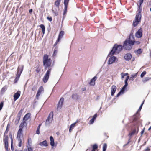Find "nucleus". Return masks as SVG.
Segmentation results:
<instances>
[{"instance_id": "55", "label": "nucleus", "mask_w": 151, "mask_h": 151, "mask_svg": "<svg viewBox=\"0 0 151 151\" xmlns=\"http://www.w3.org/2000/svg\"><path fill=\"white\" fill-rule=\"evenodd\" d=\"M143 0H139V5H140V6L143 3Z\"/></svg>"}, {"instance_id": "5", "label": "nucleus", "mask_w": 151, "mask_h": 151, "mask_svg": "<svg viewBox=\"0 0 151 151\" xmlns=\"http://www.w3.org/2000/svg\"><path fill=\"white\" fill-rule=\"evenodd\" d=\"M141 15L140 13L139 12L137 14L135 17V19L133 21V25L134 27L137 26L139 23L140 22Z\"/></svg>"}, {"instance_id": "26", "label": "nucleus", "mask_w": 151, "mask_h": 151, "mask_svg": "<svg viewBox=\"0 0 151 151\" xmlns=\"http://www.w3.org/2000/svg\"><path fill=\"white\" fill-rule=\"evenodd\" d=\"M75 125H76L75 123H73L70 125V128H69V131L70 132H71V131L72 130V129H73L74 127H75Z\"/></svg>"}, {"instance_id": "24", "label": "nucleus", "mask_w": 151, "mask_h": 151, "mask_svg": "<svg viewBox=\"0 0 151 151\" xmlns=\"http://www.w3.org/2000/svg\"><path fill=\"white\" fill-rule=\"evenodd\" d=\"M134 52L136 54L138 55L141 53L142 51L141 49H139L137 50H135Z\"/></svg>"}, {"instance_id": "3", "label": "nucleus", "mask_w": 151, "mask_h": 151, "mask_svg": "<svg viewBox=\"0 0 151 151\" xmlns=\"http://www.w3.org/2000/svg\"><path fill=\"white\" fill-rule=\"evenodd\" d=\"M43 65L45 66V68L46 69L47 68L50 67L51 64V60L50 59L48 58V56L45 54L44 55L43 58Z\"/></svg>"}, {"instance_id": "48", "label": "nucleus", "mask_w": 151, "mask_h": 151, "mask_svg": "<svg viewBox=\"0 0 151 151\" xmlns=\"http://www.w3.org/2000/svg\"><path fill=\"white\" fill-rule=\"evenodd\" d=\"M144 101L141 104V105L140 106L139 108L138 111H140L142 107V106L143 104H144Z\"/></svg>"}, {"instance_id": "13", "label": "nucleus", "mask_w": 151, "mask_h": 151, "mask_svg": "<svg viewBox=\"0 0 151 151\" xmlns=\"http://www.w3.org/2000/svg\"><path fill=\"white\" fill-rule=\"evenodd\" d=\"M132 57V55L130 53L126 54L124 56V58L126 61L129 60Z\"/></svg>"}, {"instance_id": "46", "label": "nucleus", "mask_w": 151, "mask_h": 151, "mask_svg": "<svg viewBox=\"0 0 151 151\" xmlns=\"http://www.w3.org/2000/svg\"><path fill=\"white\" fill-rule=\"evenodd\" d=\"M68 6H65L64 9V12L63 13V14L65 15L66 14L67 11V8Z\"/></svg>"}, {"instance_id": "21", "label": "nucleus", "mask_w": 151, "mask_h": 151, "mask_svg": "<svg viewBox=\"0 0 151 151\" xmlns=\"http://www.w3.org/2000/svg\"><path fill=\"white\" fill-rule=\"evenodd\" d=\"M39 145L42 147H47V144L46 140H44L42 142H40L39 144Z\"/></svg>"}, {"instance_id": "6", "label": "nucleus", "mask_w": 151, "mask_h": 151, "mask_svg": "<svg viewBox=\"0 0 151 151\" xmlns=\"http://www.w3.org/2000/svg\"><path fill=\"white\" fill-rule=\"evenodd\" d=\"M53 113L51 112L49 114L45 122L46 125H48L52 122L53 120Z\"/></svg>"}, {"instance_id": "33", "label": "nucleus", "mask_w": 151, "mask_h": 151, "mask_svg": "<svg viewBox=\"0 0 151 151\" xmlns=\"http://www.w3.org/2000/svg\"><path fill=\"white\" fill-rule=\"evenodd\" d=\"M32 143L31 139L30 138H29L28 139V142L27 145V146H30L31 144Z\"/></svg>"}, {"instance_id": "37", "label": "nucleus", "mask_w": 151, "mask_h": 151, "mask_svg": "<svg viewBox=\"0 0 151 151\" xmlns=\"http://www.w3.org/2000/svg\"><path fill=\"white\" fill-rule=\"evenodd\" d=\"M4 142H8V137L7 135L5 136V135H4Z\"/></svg>"}, {"instance_id": "34", "label": "nucleus", "mask_w": 151, "mask_h": 151, "mask_svg": "<svg viewBox=\"0 0 151 151\" xmlns=\"http://www.w3.org/2000/svg\"><path fill=\"white\" fill-rule=\"evenodd\" d=\"M61 0H57L55 2V5L56 6L58 7L60 5Z\"/></svg>"}, {"instance_id": "8", "label": "nucleus", "mask_w": 151, "mask_h": 151, "mask_svg": "<svg viewBox=\"0 0 151 151\" xmlns=\"http://www.w3.org/2000/svg\"><path fill=\"white\" fill-rule=\"evenodd\" d=\"M118 61V59L116 57L112 55L109 58L107 64L108 65H111L115 63H117Z\"/></svg>"}, {"instance_id": "44", "label": "nucleus", "mask_w": 151, "mask_h": 151, "mask_svg": "<svg viewBox=\"0 0 151 151\" xmlns=\"http://www.w3.org/2000/svg\"><path fill=\"white\" fill-rule=\"evenodd\" d=\"M27 151H33V149L31 146H27Z\"/></svg>"}, {"instance_id": "40", "label": "nucleus", "mask_w": 151, "mask_h": 151, "mask_svg": "<svg viewBox=\"0 0 151 151\" xmlns=\"http://www.w3.org/2000/svg\"><path fill=\"white\" fill-rule=\"evenodd\" d=\"M7 89V88L6 86H4L1 89V92L2 93H3L5 92Z\"/></svg>"}, {"instance_id": "45", "label": "nucleus", "mask_w": 151, "mask_h": 151, "mask_svg": "<svg viewBox=\"0 0 151 151\" xmlns=\"http://www.w3.org/2000/svg\"><path fill=\"white\" fill-rule=\"evenodd\" d=\"M150 79V78L149 77H147L143 79L142 80V81L144 82H145L147 81H148L149 79Z\"/></svg>"}, {"instance_id": "39", "label": "nucleus", "mask_w": 151, "mask_h": 151, "mask_svg": "<svg viewBox=\"0 0 151 151\" xmlns=\"http://www.w3.org/2000/svg\"><path fill=\"white\" fill-rule=\"evenodd\" d=\"M127 86H126V85H124L123 86V87H122V89L121 90V91L122 92V93H123L125 89H126V88L127 87Z\"/></svg>"}, {"instance_id": "7", "label": "nucleus", "mask_w": 151, "mask_h": 151, "mask_svg": "<svg viewBox=\"0 0 151 151\" xmlns=\"http://www.w3.org/2000/svg\"><path fill=\"white\" fill-rule=\"evenodd\" d=\"M51 70V68L48 69L45 74L43 78V81L44 83L47 82L48 80Z\"/></svg>"}, {"instance_id": "54", "label": "nucleus", "mask_w": 151, "mask_h": 151, "mask_svg": "<svg viewBox=\"0 0 151 151\" xmlns=\"http://www.w3.org/2000/svg\"><path fill=\"white\" fill-rule=\"evenodd\" d=\"M40 70V69L38 68H37L36 70V71L37 73H39Z\"/></svg>"}, {"instance_id": "42", "label": "nucleus", "mask_w": 151, "mask_h": 151, "mask_svg": "<svg viewBox=\"0 0 151 151\" xmlns=\"http://www.w3.org/2000/svg\"><path fill=\"white\" fill-rule=\"evenodd\" d=\"M11 149L12 151H13L14 150V149L13 146V140L12 138L11 139Z\"/></svg>"}, {"instance_id": "50", "label": "nucleus", "mask_w": 151, "mask_h": 151, "mask_svg": "<svg viewBox=\"0 0 151 151\" xmlns=\"http://www.w3.org/2000/svg\"><path fill=\"white\" fill-rule=\"evenodd\" d=\"M37 86L36 85H34L32 87V90L33 91H35L37 88Z\"/></svg>"}, {"instance_id": "12", "label": "nucleus", "mask_w": 151, "mask_h": 151, "mask_svg": "<svg viewBox=\"0 0 151 151\" xmlns=\"http://www.w3.org/2000/svg\"><path fill=\"white\" fill-rule=\"evenodd\" d=\"M20 91H18L17 92L15 93L14 95V101H15L20 96Z\"/></svg>"}, {"instance_id": "60", "label": "nucleus", "mask_w": 151, "mask_h": 151, "mask_svg": "<svg viewBox=\"0 0 151 151\" xmlns=\"http://www.w3.org/2000/svg\"><path fill=\"white\" fill-rule=\"evenodd\" d=\"M8 126H9V124H8L7 126V128H6V130L5 131V132L4 134H5V133L6 132L7 133V132H8V130H7V128H8Z\"/></svg>"}, {"instance_id": "53", "label": "nucleus", "mask_w": 151, "mask_h": 151, "mask_svg": "<svg viewBox=\"0 0 151 151\" xmlns=\"http://www.w3.org/2000/svg\"><path fill=\"white\" fill-rule=\"evenodd\" d=\"M47 19L50 22L52 21V19L51 17H47Z\"/></svg>"}, {"instance_id": "62", "label": "nucleus", "mask_w": 151, "mask_h": 151, "mask_svg": "<svg viewBox=\"0 0 151 151\" xmlns=\"http://www.w3.org/2000/svg\"><path fill=\"white\" fill-rule=\"evenodd\" d=\"M32 9H31L29 10V12L30 13H31L32 12Z\"/></svg>"}, {"instance_id": "58", "label": "nucleus", "mask_w": 151, "mask_h": 151, "mask_svg": "<svg viewBox=\"0 0 151 151\" xmlns=\"http://www.w3.org/2000/svg\"><path fill=\"white\" fill-rule=\"evenodd\" d=\"M135 43L137 45H139L140 44V42L139 41H135L134 42V44Z\"/></svg>"}, {"instance_id": "51", "label": "nucleus", "mask_w": 151, "mask_h": 151, "mask_svg": "<svg viewBox=\"0 0 151 151\" xmlns=\"http://www.w3.org/2000/svg\"><path fill=\"white\" fill-rule=\"evenodd\" d=\"M3 102H1L0 103V111L2 109L3 106Z\"/></svg>"}, {"instance_id": "19", "label": "nucleus", "mask_w": 151, "mask_h": 151, "mask_svg": "<svg viewBox=\"0 0 151 151\" xmlns=\"http://www.w3.org/2000/svg\"><path fill=\"white\" fill-rule=\"evenodd\" d=\"M97 78V77L96 76L94 77L91 80V81L89 83L90 85L92 86H94L95 83V81Z\"/></svg>"}, {"instance_id": "47", "label": "nucleus", "mask_w": 151, "mask_h": 151, "mask_svg": "<svg viewBox=\"0 0 151 151\" xmlns=\"http://www.w3.org/2000/svg\"><path fill=\"white\" fill-rule=\"evenodd\" d=\"M146 73V72L144 71L142 72L140 76L141 78H142Z\"/></svg>"}, {"instance_id": "31", "label": "nucleus", "mask_w": 151, "mask_h": 151, "mask_svg": "<svg viewBox=\"0 0 151 151\" xmlns=\"http://www.w3.org/2000/svg\"><path fill=\"white\" fill-rule=\"evenodd\" d=\"M58 52L57 48H55L54 50V52L52 55V56L53 57H55L56 56Z\"/></svg>"}, {"instance_id": "9", "label": "nucleus", "mask_w": 151, "mask_h": 151, "mask_svg": "<svg viewBox=\"0 0 151 151\" xmlns=\"http://www.w3.org/2000/svg\"><path fill=\"white\" fill-rule=\"evenodd\" d=\"M142 35V28L139 29L135 33L136 37L138 38H141Z\"/></svg>"}, {"instance_id": "28", "label": "nucleus", "mask_w": 151, "mask_h": 151, "mask_svg": "<svg viewBox=\"0 0 151 151\" xmlns=\"http://www.w3.org/2000/svg\"><path fill=\"white\" fill-rule=\"evenodd\" d=\"M137 73L132 75L130 78V79H131L132 80H133L134 79V78L137 77Z\"/></svg>"}, {"instance_id": "52", "label": "nucleus", "mask_w": 151, "mask_h": 151, "mask_svg": "<svg viewBox=\"0 0 151 151\" xmlns=\"http://www.w3.org/2000/svg\"><path fill=\"white\" fill-rule=\"evenodd\" d=\"M150 149L148 147H147L145 150H144L143 151H150Z\"/></svg>"}, {"instance_id": "15", "label": "nucleus", "mask_w": 151, "mask_h": 151, "mask_svg": "<svg viewBox=\"0 0 151 151\" xmlns=\"http://www.w3.org/2000/svg\"><path fill=\"white\" fill-rule=\"evenodd\" d=\"M97 116V114H96L93 116L92 119L89 121L88 123L90 125L92 124L93 123L94 121L96 120Z\"/></svg>"}, {"instance_id": "61", "label": "nucleus", "mask_w": 151, "mask_h": 151, "mask_svg": "<svg viewBox=\"0 0 151 151\" xmlns=\"http://www.w3.org/2000/svg\"><path fill=\"white\" fill-rule=\"evenodd\" d=\"M41 124H40L38 126L37 129H40V127L41 126Z\"/></svg>"}, {"instance_id": "43", "label": "nucleus", "mask_w": 151, "mask_h": 151, "mask_svg": "<svg viewBox=\"0 0 151 151\" xmlns=\"http://www.w3.org/2000/svg\"><path fill=\"white\" fill-rule=\"evenodd\" d=\"M4 144H5V148L6 149V150L7 151L8 150V142H5Z\"/></svg>"}, {"instance_id": "59", "label": "nucleus", "mask_w": 151, "mask_h": 151, "mask_svg": "<svg viewBox=\"0 0 151 151\" xmlns=\"http://www.w3.org/2000/svg\"><path fill=\"white\" fill-rule=\"evenodd\" d=\"M80 121V120L77 119L74 123H75V124Z\"/></svg>"}, {"instance_id": "22", "label": "nucleus", "mask_w": 151, "mask_h": 151, "mask_svg": "<svg viewBox=\"0 0 151 151\" xmlns=\"http://www.w3.org/2000/svg\"><path fill=\"white\" fill-rule=\"evenodd\" d=\"M27 125V123L26 122L24 121H23V122H21L19 125V129H21L22 130L23 128L25 126Z\"/></svg>"}, {"instance_id": "27", "label": "nucleus", "mask_w": 151, "mask_h": 151, "mask_svg": "<svg viewBox=\"0 0 151 151\" xmlns=\"http://www.w3.org/2000/svg\"><path fill=\"white\" fill-rule=\"evenodd\" d=\"M40 27L42 29L43 34H45V27L43 24H41Z\"/></svg>"}, {"instance_id": "2", "label": "nucleus", "mask_w": 151, "mask_h": 151, "mask_svg": "<svg viewBox=\"0 0 151 151\" xmlns=\"http://www.w3.org/2000/svg\"><path fill=\"white\" fill-rule=\"evenodd\" d=\"M122 47L121 45L115 44L109 54L113 55L115 53L119 54L122 50Z\"/></svg>"}, {"instance_id": "56", "label": "nucleus", "mask_w": 151, "mask_h": 151, "mask_svg": "<svg viewBox=\"0 0 151 151\" xmlns=\"http://www.w3.org/2000/svg\"><path fill=\"white\" fill-rule=\"evenodd\" d=\"M121 94H122L123 93H122V92L120 91V92H119V93H118V94L117 95V97L119 96Z\"/></svg>"}, {"instance_id": "30", "label": "nucleus", "mask_w": 151, "mask_h": 151, "mask_svg": "<svg viewBox=\"0 0 151 151\" xmlns=\"http://www.w3.org/2000/svg\"><path fill=\"white\" fill-rule=\"evenodd\" d=\"M18 142V146L19 147H20L22 145V139H17Z\"/></svg>"}, {"instance_id": "10", "label": "nucleus", "mask_w": 151, "mask_h": 151, "mask_svg": "<svg viewBox=\"0 0 151 151\" xmlns=\"http://www.w3.org/2000/svg\"><path fill=\"white\" fill-rule=\"evenodd\" d=\"M23 130L21 129H19L18 130L17 134V139H22L23 137Z\"/></svg>"}, {"instance_id": "11", "label": "nucleus", "mask_w": 151, "mask_h": 151, "mask_svg": "<svg viewBox=\"0 0 151 151\" xmlns=\"http://www.w3.org/2000/svg\"><path fill=\"white\" fill-rule=\"evenodd\" d=\"M64 101V98L63 97L61 98L57 105L58 109H61L63 105V104Z\"/></svg>"}, {"instance_id": "36", "label": "nucleus", "mask_w": 151, "mask_h": 151, "mask_svg": "<svg viewBox=\"0 0 151 151\" xmlns=\"http://www.w3.org/2000/svg\"><path fill=\"white\" fill-rule=\"evenodd\" d=\"M20 119V118L17 116L16 120L15 121V123L17 125L19 123V120Z\"/></svg>"}, {"instance_id": "38", "label": "nucleus", "mask_w": 151, "mask_h": 151, "mask_svg": "<svg viewBox=\"0 0 151 151\" xmlns=\"http://www.w3.org/2000/svg\"><path fill=\"white\" fill-rule=\"evenodd\" d=\"M69 0H64V5L65 6H68Z\"/></svg>"}, {"instance_id": "64", "label": "nucleus", "mask_w": 151, "mask_h": 151, "mask_svg": "<svg viewBox=\"0 0 151 151\" xmlns=\"http://www.w3.org/2000/svg\"><path fill=\"white\" fill-rule=\"evenodd\" d=\"M144 132V131L143 130L141 132V134L142 135L143 134Z\"/></svg>"}, {"instance_id": "63", "label": "nucleus", "mask_w": 151, "mask_h": 151, "mask_svg": "<svg viewBox=\"0 0 151 151\" xmlns=\"http://www.w3.org/2000/svg\"><path fill=\"white\" fill-rule=\"evenodd\" d=\"M58 42H57V40L56 41V43L54 44V46H55L57 44V43Z\"/></svg>"}, {"instance_id": "57", "label": "nucleus", "mask_w": 151, "mask_h": 151, "mask_svg": "<svg viewBox=\"0 0 151 151\" xmlns=\"http://www.w3.org/2000/svg\"><path fill=\"white\" fill-rule=\"evenodd\" d=\"M40 129H37V130L36 131V134H40Z\"/></svg>"}, {"instance_id": "25", "label": "nucleus", "mask_w": 151, "mask_h": 151, "mask_svg": "<svg viewBox=\"0 0 151 151\" xmlns=\"http://www.w3.org/2000/svg\"><path fill=\"white\" fill-rule=\"evenodd\" d=\"M72 97L73 99L77 100L78 99V96L76 93L73 94L72 95Z\"/></svg>"}, {"instance_id": "18", "label": "nucleus", "mask_w": 151, "mask_h": 151, "mask_svg": "<svg viewBox=\"0 0 151 151\" xmlns=\"http://www.w3.org/2000/svg\"><path fill=\"white\" fill-rule=\"evenodd\" d=\"M43 91V88L42 86H40L38 89L36 94L37 99L40 96L41 92Z\"/></svg>"}, {"instance_id": "29", "label": "nucleus", "mask_w": 151, "mask_h": 151, "mask_svg": "<svg viewBox=\"0 0 151 151\" xmlns=\"http://www.w3.org/2000/svg\"><path fill=\"white\" fill-rule=\"evenodd\" d=\"M23 110V109H21L18 113L17 116L21 118V116L22 114Z\"/></svg>"}, {"instance_id": "1", "label": "nucleus", "mask_w": 151, "mask_h": 151, "mask_svg": "<svg viewBox=\"0 0 151 151\" xmlns=\"http://www.w3.org/2000/svg\"><path fill=\"white\" fill-rule=\"evenodd\" d=\"M134 38L133 33H130L129 38L124 41L123 47L126 50H129L132 48V46L134 44Z\"/></svg>"}, {"instance_id": "20", "label": "nucleus", "mask_w": 151, "mask_h": 151, "mask_svg": "<svg viewBox=\"0 0 151 151\" xmlns=\"http://www.w3.org/2000/svg\"><path fill=\"white\" fill-rule=\"evenodd\" d=\"M138 132V129H135L133 131H132L129 134V135L130 137H131L132 135H134L135 134H137Z\"/></svg>"}, {"instance_id": "17", "label": "nucleus", "mask_w": 151, "mask_h": 151, "mask_svg": "<svg viewBox=\"0 0 151 151\" xmlns=\"http://www.w3.org/2000/svg\"><path fill=\"white\" fill-rule=\"evenodd\" d=\"M64 34V32L63 31H61L59 34L57 40V42H59L61 39L63 37Z\"/></svg>"}, {"instance_id": "16", "label": "nucleus", "mask_w": 151, "mask_h": 151, "mask_svg": "<svg viewBox=\"0 0 151 151\" xmlns=\"http://www.w3.org/2000/svg\"><path fill=\"white\" fill-rule=\"evenodd\" d=\"M31 114L30 113H28L26 114L24 116L23 118V121H24L26 122L31 117Z\"/></svg>"}, {"instance_id": "32", "label": "nucleus", "mask_w": 151, "mask_h": 151, "mask_svg": "<svg viewBox=\"0 0 151 151\" xmlns=\"http://www.w3.org/2000/svg\"><path fill=\"white\" fill-rule=\"evenodd\" d=\"M128 73H121V78L122 80L124 78V76H127L128 75Z\"/></svg>"}, {"instance_id": "49", "label": "nucleus", "mask_w": 151, "mask_h": 151, "mask_svg": "<svg viewBox=\"0 0 151 151\" xmlns=\"http://www.w3.org/2000/svg\"><path fill=\"white\" fill-rule=\"evenodd\" d=\"M98 148V145L96 144H95L93 146V149H96Z\"/></svg>"}, {"instance_id": "23", "label": "nucleus", "mask_w": 151, "mask_h": 151, "mask_svg": "<svg viewBox=\"0 0 151 151\" xmlns=\"http://www.w3.org/2000/svg\"><path fill=\"white\" fill-rule=\"evenodd\" d=\"M50 145L52 146L53 147L55 143L54 139L52 136L50 137Z\"/></svg>"}, {"instance_id": "14", "label": "nucleus", "mask_w": 151, "mask_h": 151, "mask_svg": "<svg viewBox=\"0 0 151 151\" xmlns=\"http://www.w3.org/2000/svg\"><path fill=\"white\" fill-rule=\"evenodd\" d=\"M117 88L116 86L115 85H112L111 88V96H113Z\"/></svg>"}, {"instance_id": "41", "label": "nucleus", "mask_w": 151, "mask_h": 151, "mask_svg": "<svg viewBox=\"0 0 151 151\" xmlns=\"http://www.w3.org/2000/svg\"><path fill=\"white\" fill-rule=\"evenodd\" d=\"M107 148V145L106 143H104L103 145V151H106Z\"/></svg>"}, {"instance_id": "4", "label": "nucleus", "mask_w": 151, "mask_h": 151, "mask_svg": "<svg viewBox=\"0 0 151 151\" xmlns=\"http://www.w3.org/2000/svg\"><path fill=\"white\" fill-rule=\"evenodd\" d=\"M23 65H22L19 66L17 70L16 77L14 80L15 82H17L19 80L20 76L23 70Z\"/></svg>"}, {"instance_id": "35", "label": "nucleus", "mask_w": 151, "mask_h": 151, "mask_svg": "<svg viewBox=\"0 0 151 151\" xmlns=\"http://www.w3.org/2000/svg\"><path fill=\"white\" fill-rule=\"evenodd\" d=\"M129 76H127L126 79H125V81H124V83H125V85H126V86H128V80L129 79Z\"/></svg>"}]
</instances>
